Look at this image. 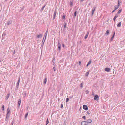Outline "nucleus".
I'll list each match as a JSON object with an SVG mask.
<instances>
[{"instance_id": "79ce46f5", "label": "nucleus", "mask_w": 125, "mask_h": 125, "mask_svg": "<svg viewBox=\"0 0 125 125\" xmlns=\"http://www.w3.org/2000/svg\"><path fill=\"white\" fill-rule=\"evenodd\" d=\"M14 123V121L13 120L11 122V125H13V124Z\"/></svg>"}, {"instance_id": "6e6d98bb", "label": "nucleus", "mask_w": 125, "mask_h": 125, "mask_svg": "<svg viewBox=\"0 0 125 125\" xmlns=\"http://www.w3.org/2000/svg\"><path fill=\"white\" fill-rule=\"evenodd\" d=\"M63 47H64V44H63Z\"/></svg>"}, {"instance_id": "a878e982", "label": "nucleus", "mask_w": 125, "mask_h": 125, "mask_svg": "<svg viewBox=\"0 0 125 125\" xmlns=\"http://www.w3.org/2000/svg\"><path fill=\"white\" fill-rule=\"evenodd\" d=\"M6 35V33H3L2 34V37L3 38H4L5 36V35Z\"/></svg>"}, {"instance_id": "bb28decb", "label": "nucleus", "mask_w": 125, "mask_h": 125, "mask_svg": "<svg viewBox=\"0 0 125 125\" xmlns=\"http://www.w3.org/2000/svg\"><path fill=\"white\" fill-rule=\"evenodd\" d=\"M4 105H3L2 106V110L3 111H4Z\"/></svg>"}, {"instance_id": "7ed1b4c3", "label": "nucleus", "mask_w": 125, "mask_h": 125, "mask_svg": "<svg viewBox=\"0 0 125 125\" xmlns=\"http://www.w3.org/2000/svg\"><path fill=\"white\" fill-rule=\"evenodd\" d=\"M95 7H93L92 10V15L94 13L95 11Z\"/></svg>"}, {"instance_id": "ea45409f", "label": "nucleus", "mask_w": 125, "mask_h": 125, "mask_svg": "<svg viewBox=\"0 0 125 125\" xmlns=\"http://www.w3.org/2000/svg\"><path fill=\"white\" fill-rule=\"evenodd\" d=\"M91 63V60H90L89 61L88 63V64L89 65Z\"/></svg>"}, {"instance_id": "0eeeda50", "label": "nucleus", "mask_w": 125, "mask_h": 125, "mask_svg": "<svg viewBox=\"0 0 125 125\" xmlns=\"http://www.w3.org/2000/svg\"><path fill=\"white\" fill-rule=\"evenodd\" d=\"M47 33H48V30H47L46 31L45 33V35H44V38H43V39H44V38H45L44 39L45 40L46 39V36H47Z\"/></svg>"}, {"instance_id": "a211bd4d", "label": "nucleus", "mask_w": 125, "mask_h": 125, "mask_svg": "<svg viewBox=\"0 0 125 125\" xmlns=\"http://www.w3.org/2000/svg\"><path fill=\"white\" fill-rule=\"evenodd\" d=\"M109 30H107L106 31V33L105 34V35H107L109 34Z\"/></svg>"}, {"instance_id": "f03ea898", "label": "nucleus", "mask_w": 125, "mask_h": 125, "mask_svg": "<svg viewBox=\"0 0 125 125\" xmlns=\"http://www.w3.org/2000/svg\"><path fill=\"white\" fill-rule=\"evenodd\" d=\"M58 48L59 49V51H60L61 50V45L60 44V42H59L58 43Z\"/></svg>"}, {"instance_id": "49530a36", "label": "nucleus", "mask_w": 125, "mask_h": 125, "mask_svg": "<svg viewBox=\"0 0 125 125\" xmlns=\"http://www.w3.org/2000/svg\"><path fill=\"white\" fill-rule=\"evenodd\" d=\"M116 10L114 9V10H113V11H112V13H113Z\"/></svg>"}, {"instance_id": "6ab92c4d", "label": "nucleus", "mask_w": 125, "mask_h": 125, "mask_svg": "<svg viewBox=\"0 0 125 125\" xmlns=\"http://www.w3.org/2000/svg\"><path fill=\"white\" fill-rule=\"evenodd\" d=\"M119 5H116L115 8V9L116 10L119 7Z\"/></svg>"}, {"instance_id": "2eb2a0df", "label": "nucleus", "mask_w": 125, "mask_h": 125, "mask_svg": "<svg viewBox=\"0 0 125 125\" xmlns=\"http://www.w3.org/2000/svg\"><path fill=\"white\" fill-rule=\"evenodd\" d=\"M89 32H87L86 35L85 36V39H86L87 38L88 36L89 35Z\"/></svg>"}, {"instance_id": "052dcab7", "label": "nucleus", "mask_w": 125, "mask_h": 125, "mask_svg": "<svg viewBox=\"0 0 125 125\" xmlns=\"http://www.w3.org/2000/svg\"><path fill=\"white\" fill-rule=\"evenodd\" d=\"M26 94L25 93V95H26Z\"/></svg>"}, {"instance_id": "f8f14e48", "label": "nucleus", "mask_w": 125, "mask_h": 125, "mask_svg": "<svg viewBox=\"0 0 125 125\" xmlns=\"http://www.w3.org/2000/svg\"><path fill=\"white\" fill-rule=\"evenodd\" d=\"M46 5H44V6H43V7H42V8L41 9H40V11L41 12H42L43 11V9H44V8L45 7Z\"/></svg>"}, {"instance_id": "de8ad7c7", "label": "nucleus", "mask_w": 125, "mask_h": 125, "mask_svg": "<svg viewBox=\"0 0 125 125\" xmlns=\"http://www.w3.org/2000/svg\"><path fill=\"white\" fill-rule=\"evenodd\" d=\"M120 3L119 2V1H118V5H119V6L120 5Z\"/></svg>"}, {"instance_id": "c756f323", "label": "nucleus", "mask_w": 125, "mask_h": 125, "mask_svg": "<svg viewBox=\"0 0 125 125\" xmlns=\"http://www.w3.org/2000/svg\"><path fill=\"white\" fill-rule=\"evenodd\" d=\"M121 11H122L121 9L119 10H118V12L117 13H118V14L120 13H121Z\"/></svg>"}, {"instance_id": "cd10ccee", "label": "nucleus", "mask_w": 125, "mask_h": 125, "mask_svg": "<svg viewBox=\"0 0 125 125\" xmlns=\"http://www.w3.org/2000/svg\"><path fill=\"white\" fill-rule=\"evenodd\" d=\"M47 78H45V79H44V84H45L46 83V82H47Z\"/></svg>"}, {"instance_id": "dca6fc26", "label": "nucleus", "mask_w": 125, "mask_h": 125, "mask_svg": "<svg viewBox=\"0 0 125 125\" xmlns=\"http://www.w3.org/2000/svg\"><path fill=\"white\" fill-rule=\"evenodd\" d=\"M105 71L107 72H109L110 70V69L108 68H106L105 69Z\"/></svg>"}, {"instance_id": "412c9836", "label": "nucleus", "mask_w": 125, "mask_h": 125, "mask_svg": "<svg viewBox=\"0 0 125 125\" xmlns=\"http://www.w3.org/2000/svg\"><path fill=\"white\" fill-rule=\"evenodd\" d=\"M42 36V35L41 34H39L38 35H37V37L38 38H41Z\"/></svg>"}, {"instance_id": "c85d7f7f", "label": "nucleus", "mask_w": 125, "mask_h": 125, "mask_svg": "<svg viewBox=\"0 0 125 125\" xmlns=\"http://www.w3.org/2000/svg\"><path fill=\"white\" fill-rule=\"evenodd\" d=\"M80 87H81V88H82L83 87V84L82 83L80 84Z\"/></svg>"}, {"instance_id": "aec40b11", "label": "nucleus", "mask_w": 125, "mask_h": 125, "mask_svg": "<svg viewBox=\"0 0 125 125\" xmlns=\"http://www.w3.org/2000/svg\"><path fill=\"white\" fill-rule=\"evenodd\" d=\"M117 17H118L117 16H114V18H113V20H114V22H115V19H116V18H117Z\"/></svg>"}, {"instance_id": "4c0bfd02", "label": "nucleus", "mask_w": 125, "mask_h": 125, "mask_svg": "<svg viewBox=\"0 0 125 125\" xmlns=\"http://www.w3.org/2000/svg\"><path fill=\"white\" fill-rule=\"evenodd\" d=\"M28 113H27L25 115V118H26L27 117V116H28Z\"/></svg>"}, {"instance_id": "c9c22d12", "label": "nucleus", "mask_w": 125, "mask_h": 125, "mask_svg": "<svg viewBox=\"0 0 125 125\" xmlns=\"http://www.w3.org/2000/svg\"><path fill=\"white\" fill-rule=\"evenodd\" d=\"M82 118L83 119H86V116H83L82 117Z\"/></svg>"}, {"instance_id": "72a5a7b5", "label": "nucleus", "mask_w": 125, "mask_h": 125, "mask_svg": "<svg viewBox=\"0 0 125 125\" xmlns=\"http://www.w3.org/2000/svg\"><path fill=\"white\" fill-rule=\"evenodd\" d=\"M69 98H67L66 99V102H67L69 100Z\"/></svg>"}, {"instance_id": "b1692460", "label": "nucleus", "mask_w": 125, "mask_h": 125, "mask_svg": "<svg viewBox=\"0 0 125 125\" xmlns=\"http://www.w3.org/2000/svg\"><path fill=\"white\" fill-rule=\"evenodd\" d=\"M77 13V11H76L74 13V17H75V16H76Z\"/></svg>"}, {"instance_id": "864d4df0", "label": "nucleus", "mask_w": 125, "mask_h": 125, "mask_svg": "<svg viewBox=\"0 0 125 125\" xmlns=\"http://www.w3.org/2000/svg\"><path fill=\"white\" fill-rule=\"evenodd\" d=\"M73 97V96H72L70 98H72Z\"/></svg>"}, {"instance_id": "5701e85b", "label": "nucleus", "mask_w": 125, "mask_h": 125, "mask_svg": "<svg viewBox=\"0 0 125 125\" xmlns=\"http://www.w3.org/2000/svg\"><path fill=\"white\" fill-rule=\"evenodd\" d=\"M44 39H43V40H42V44H41L42 46V44H43V45L44 42H45V40H44Z\"/></svg>"}, {"instance_id": "9d476101", "label": "nucleus", "mask_w": 125, "mask_h": 125, "mask_svg": "<svg viewBox=\"0 0 125 125\" xmlns=\"http://www.w3.org/2000/svg\"><path fill=\"white\" fill-rule=\"evenodd\" d=\"M9 108H8L7 110V113L6 115H10V110H8Z\"/></svg>"}, {"instance_id": "8fccbe9b", "label": "nucleus", "mask_w": 125, "mask_h": 125, "mask_svg": "<svg viewBox=\"0 0 125 125\" xmlns=\"http://www.w3.org/2000/svg\"><path fill=\"white\" fill-rule=\"evenodd\" d=\"M87 114H90V113H89L88 112H87Z\"/></svg>"}, {"instance_id": "39448f33", "label": "nucleus", "mask_w": 125, "mask_h": 125, "mask_svg": "<svg viewBox=\"0 0 125 125\" xmlns=\"http://www.w3.org/2000/svg\"><path fill=\"white\" fill-rule=\"evenodd\" d=\"M20 78H19L17 82V83L16 84V87L18 88V86L19 84V83H20Z\"/></svg>"}, {"instance_id": "393cba45", "label": "nucleus", "mask_w": 125, "mask_h": 125, "mask_svg": "<svg viewBox=\"0 0 125 125\" xmlns=\"http://www.w3.org/2000/svg\"><path fill=\"white\" fill-rule=\"evenodd\" d=\"M121 26V22H119V23L117 24V26L118 27H120Z\"/></svg>"}, {"instance_id": "c03bdc74", "label": "nucleus", "mask_w": 125, "mask_h": 125, "mask_svg": "<svg viewBox=\"0 0 125 125\" xmlns=\"http://www.w3.org/2000/svg\"><path fill=\"white\" fill-rule=\"evenodd\" d=\"M54 71H56V69L55 68V67H54L53 68Z\"/></svg>"}, {"instance_id": "bf43d9fd", "label": "nucleus", "mask_w": 125, "mask_h": 125, "mask_svg": "<svg viewBox=\"0 0 125 125\" xmlns=\"http://www.w3.org/2000/svg\"><path fill=\"white\" fill-rule=\"evenodd\" d=\"M26 94L25 93V95H26Z\"/></svg>"}, {"instance_id": "58836bf2", "label": "nucleus", "mask_w": 125, "mask_h": 125, "mask_svg": "<svg viewBox=\"0 0 125 125\" xmlns=\"http://www.w3.org/2000/svg\"><path fill=\"white\" fill-rule=\"evenodd\" d=\"M60 107L61 108H62L63 107V105L62 104L61 105Z\"/></svg>"}, {"instance_id": "ddd939ff", "label": "nucleus", "mask_w": 125, "mask_h": 125, "mask_svg": "<svg viewBox=\"0 0 125 125\" xmlns=\"http://www.w3.org/2000/svg\"><path fill=\"white\" fill-rule=\"evenodd\" d=\"M115 31L114 32V34H113V36H112L111 37V39L110 40V41H112L113 40V38L114 37V36L115 35Z\"/></svg>"}, {"instance_id": "5fc2aeb1", "label": "nucleus", "mask_w": 125, "mask_h": 125, "mask_svg": "<svg viewBox=\"0 0 125 125\" xmlns=\"http://www.w3.org/2000/svg\"><path fill=\"white\" fill-rule=\"evenodd\" d=\"M90 4H91L90 3H89V4L88 5H90Z\"/></svg>"}, {"instance_id": "09e8293b", "label": "nucleus", "mask_w": 125, "mask_h": 125, "mask_svg": "<svg viewBox=\"0 0 125 125\" xmlns=\"http://www.w3.org/2000/svg\"><path fill=\"white\" fill-rule=\"evenodd\" d=\"M15 53V50H14V52H13V53L14 54Z\"/></svg>"}, {"instance_id": "4be33fe9", "label": "nucleus", "mask_w": 125, "mask_h": 125, "mask_svg": "<svg viewBox=\"0 0 125 125\" xmlns=\"http://www.w3.org/2000/svg\"><path fill=\"white\" fill-rule=\"evenodd\" d=\"M11 21H10L8 22L7 23V24L8 25L10 24H11Z\"/></svg>"}, {"instance_id": "20e7f679", "label": "nucleus", "mask_w": 125, "mask_h": 125, "mask_svg": "<svg viewBox=\"0 0 125 125\" xmlns=\"http://www.w3.org/2000/svg\"><path fill=\"white\" fill-rule=\"evenodd\" d=\"M81 125H87V124L86 123V122L85 121H82L81 123Z\"/></svg>"}, {"instance_id": "603ef678", "label": "nucleus", "mask_w": 125, "mask_h": 125, "mask_svg": "<svg viewBox=\"0 0 125 125\" xmlns=\"http://www.w3.org/2000/svg\"><path fill=\"white\" fill-rule=\"evenodd\" d=\"M92 95H94V93H92Z\"/></svg>"}, {"instance_id": "4468645a", "label": "nucleus", "mask_w": 125, "mask_h": 125, "mask_svg": "<svg viewBox=\"0 0 125 125\" xmlns=\"http://www.w3.org/2000/svg\"><path fill=\"white\" fill-rule=\"evenodd\" d=\"M56 10H55L54 12V16H53L54 19L56 15Z\"/></svg>"}, {"instance_id": "e433bc0d", "label": "nucleus", "mask_w": 125, "mask_h": 125, "mask_svg": "<svg viewBox=\"0 0 125 125\" xmlns=\"http://www.w3.org/2000/svg\"><path fill=\"white\" fill-rule=\"evenodd\" d=\"M85 92L87 94H88L89 93V91L88 90H86L85 91Z\"/></svg>"}, {"instance_id": "6e6552de", "label": "nucleus", "mask_w": 125, "mask_h": 125, "mask_svg": "<svg viewBox=\"0 0 125 125\" xmlns=\"http://www.w3.org/2000/svg\"><path fill=\"white\" fill-rule=\"evenodd\" d=\"M9 115H6V118L5 119V121H6L7 122H8V120L9 118Z\"/></svg>"}, {"instance_id": "1a4fd4ad", "label": "nucleus", "mask_w": 125, "mask_h": 125, "mask_svg": "<svg viewBox=\"0 0 125 125\" xmlns=\"http://www.w3.org/2000/svg\"><path fill=\"white\" fill-rule=\"evenodd\" d=\"M85 121L86 122V123L87 124L88 123H90L92 122V120L91 119H89L87 120V121Z\"/></svg>"}, {"instance_id": "473e14b6", "label": "nucleus", "mask_w": 125, "mask_h": 125, "mask_svg": "<svg viewBox=\"0 0 125 125\" xmlns=\"http://www.w3.org/2000/svg\"><path fill=\"white\" fill-rule=\"evenodd\" d=\"M66 25H67L66 24V23H65V25H64V28H66Z\"/></svg>"}, {"instance_id": "a19ab883", "label": "nucleus", "mask_w": 125, "mask_h": 125, "mask_svg": "<svg viewBox=\"0 0 125 125\" xmlns=\"http://www.w3.org/2000/svg\"><path fill=\"white\" fill-rule=\"evenodd\" d=\"M65 16L64 15H63L62 16V18L63 19H65Z\"/></svg>"}, {"instance_id": "f257e3e1", "label": "nucleus", "mask_w": 125, "mask_h": 125, "mask_svg": "<svg viewBox=\"0 0 125 125\" xmlns=\"http://www.w3.org/2000/svg\"><path fill=\"white\" fill-rule=\"evenodd\" d=\"M83 108L85 110H88V107L86 105H84L83 106Z\"/></svg>"}, {"instance_id": "f3484780", "label": "nucleus", "mask_w": 125, "mask_h": 125, "mask_svg": "<svg viewBox=\"0 0 125 125\" xmlns=\"http://www.w3.org/2000/svg\"><path fill=\"white\" fill-rule=\"evenodd\" d=\"M10 95V93H9L6 96V99H8V98L9 97Z\"/></svg>"}, {"instance_id": "13d9d810", "label": "nucleus", "mask_w": 125, "mask_h": 125, "mask_svg": "<svg viewBox=\"0 0 125 125\" xmlns=\"http://www.w3.org/2000/svg\"><path fill=\"white\" fill-rule=\"evenodd\" d=\"M64 123H65V121H64Z\"/></svg>"}, {"instance_id": "680f3d73", "label": "nucleus", "mask_w": 125, "mask_h": 125, "mask_svg": "<svg viewBox=\"0 0 125 125\" xmlns=\"http://www.w3.org/2000/svg\"><path fill=\"white\" fill-rule=\"evenodd\" d=\"M28 107H27V109H28Z\"/></svg>"}, {"instance_id": "a18cd8bd", "label": "nucleus", "mask_w": 125, "mask_h": 125, "mask_svg": "<svg viewBox=\"0 0 125 125\" xmlns=\"http://www.w3.org/2000/svg\"><path fill=\"white\" fill-rule=\"evenodd\" d=\"M55 60V58H53V60H52V62L54 64V61Z\"/></svg>"}, {"instance_id": "3c124183", "label": "nucleus", "mask_w": 125, "mask_h": 125, "mask_svg": "<svg viewBox=\"0 0 125 125\" xmlns=\"http://www.w3.org/2000/svg\"><path fill=\"white\" fill-rule=\"evenodd\" d=\"M89 65V64H88H88H87V65H86V66H87H87H88V65Z\"/></svg>"}, {"instance_id": "9b49d317", "label": "nucleus", "mask_w": 125, "mask_h": 125, "mask_svg": "<svg viewBox=\"0 0 125 125\" xmlns=\"http://www.w3.org/2000/svg\"><path fill=\"white\" fill-rule=\"evenodd\" d=\"M21 100L20 99H19V101H18V107H19V106H20V104L21 103Z\"/></svg>"}, {"instance_id": "4d7b16f0", "label": "nucleus", "mask_w": 125, "mask_h": 125, "mask_svg": "<svg viewBox=\"0 0 125 125\" xmlns=\"http://www.w3.org/2000/svg\"><path fill=\"white\" fill-rule=\"evenodd\" d=\"M81 1L82 2V1H83V0H81Z\"/></svg>"}, {"instance_id": "f704fd0d", "label": "nucleus", "mask_w": 125, "mask_h": 125, "mask_svg": "<svg viewBox=\"0 0 125 125\" xmlns=\"http://www.w3.org/2000/svg\"><path fill=\"white\" fill-rule=\"evenodd\" d=\"M46 125L48 124V123H49V121H48V118L47 119V121H46Z\"/></svg>"}, {"instance_id": "423d86ee", "label": "nucleus", "mask_w": 125, "mask_h": 125, "mask_svg": "<svg viewBox=\"0 0 125 125\" xmlns=\"http://www.w3.org/2000/svg\"><path fill=\"white\" fill-rule=\"evenodd\" d=\"M99 96L98 95H96L94 97V99L95 100H97L99 99Z\"/></svg>"}, {"instance_id": "37998d69", "label": "nucleus", "mask_w": 125, "mask_h": 125, "mask_svg": "<svg viewBox=\"0 0 125 125\" xmlns=\"http://www.w3.org/2000/svg\"><path fill=\"white\" fill-rule=\"evenodd\" d=\"M81 64V62L80 61L79 62V63H78L79 65H80Z\"/></svg>"}, {"instance_id": "2f4dec72", "label": "nucleus", "mask_w": 125, "mask_h": 125, "mask_svg": "<svg viewBox=\"0 0 125 125\" xmlns=\"http://www.w3.org/2000/svg\"><path fill=\"white\" fill-rule=\"evenodd\" d=\"M70 5L72 6L73 5V3L72 2L70 1Z\"/></svg>"}, {"instance_id": "7c9ffc66", "label": "nucleus", "mask_w": 125, "mask_h": 125, "mask_svg": "<svg viewBox=\"0 0 125 125\" xmlns=\"http://www.w3.org/2000/svg\"><path fill=\"white\" fill-rule=\"evenodd\" d=\"M89 74V72H87L86 73L85 75L86 76H87Z\"/></svg>"}]
</instances>
